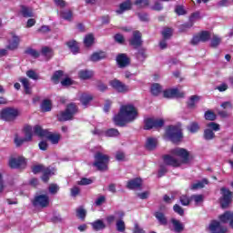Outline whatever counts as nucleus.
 I'll return each instance as SVG.
<instances>
[{"label": "nucleus", "mask_w": 233, "mask_h": 233, "mask_svg": "<svg viewBox=\"0 0 233 233\" xmlns=\"http://www.w3.org/2000/svg\"><path fill=\"white\" fill-rule=\"evenodd\" d=\"M137 119V109L132 105H126L120 107L118 114L115 115L113 121L116 127H127Z\"/></svg>", "instance_id": "1"}, {"label": "nucleus", "mask_w": 233, "mask_h": 233, "mask_svg": "<svg viewBox=\"0 0 233 233\" xmlns=\"http://www.w3.org/2000/svg\"><path fill=\"white\" fill-rule=\"evenodd\" d=\"M172 156H177V157H180L181 160L177 159L176 157L166 155L164 156V163L166 165H168L169 167H181V165H187L189 161V156L190 154L187 152V149L182 147H177L171 150Z\"/></svg>", "instance_id": "2"}, {"label": "nucleus", "mask_w": 233, "mask_h": 233, "mask_svg": "<svg viewBox=\"0 0 233 233\" xmlns=\"http://www.w3.org/2000/svg\"><path fill=\"white\" fill-rule=\"evenodd\" d=\"M110 162V157L105 155L101 152H96L95 154V162L93 166L97 168L100 172H106L108 170V163Z\"/></svg>", "instance_id": "3"}, {"label": "nucleus", "mask_w": 233, "mask_h": 233, "mask_svg": "<svg viewBox=\"0 0 233 233\" xmlns=\"http://www.w3.org/2000/svg\"><path fill=\"white\" fill-rule=\"evenodd\" d=\"M166 134L172 143H179L183 139L181 126H169L166 130Z\"/></svg>", "instance_id": "4"}, {"label": "nucleus", "mask_w": 233, "mask_h": 233, "mask_svg": "<svg viewBox=\"0 0 233 233\" xmlns=\"http://www.w3.org/2000/svg\"><path fill=\"white\" fill-rule=\"evenodd\" d=\"M76 114H77V106L71 103L67 105L65 111H62L57 115V118L58 121H70L74 119V116H76Z\"/></svg>", "instance_id": "5"}, {"label": "nucleus", "mask_w": 233, "mask_h": 233, "mask_svg": "<svg viewBox=\"0 0 233 233\" xmlns=\"http://www.w3.org/2000/svg\"><path fill=\"white\" fill-rule=\"evenodd\" d=\"M19 116V110L13 107H6L1 110L0 119L3 121L12 122L15 121Z\"/></svg>", "instance_id": "6"}, {"label": "nucleus", "mask_w": 233, "mask_h": 233, "mask_svg": "<svg viewBox=\"0 0 233 233\" xmlns=\"http://www.w3.org/2000/svg\"><path fill=\"white\" fill-rule=\"evenodd\" d=\"M208 128L204 130V139L206 141H212L214 137H216V134L214 132H219V124L216 122H210L207 125Z\"/></svg>", "instance_id": "7"}, {"label": "nucleus", "mask_w": 233, "mask_h": 233, "mask_svg": "<svg viewBox=\"0 0 233 233\" xmlns=\"http://www.w3.org/2000/svg\"><path fill=\"white\" fill-rule=\"evenodd\" d=\"M220 194H221V198H220V205L223 208H228V205H230L232 203V198H233V194L232 191H230V189L222 187L220 188Z\"/></svg>", "instance_id": "8"}, {"label": "nucleus", "mask_w": 233, "mask_h": 233, "mask_svg": "<svg viewBox=\"0 0 233 233\" xmlns=\"http://www.w3.org/2000/svg\"><path fill=\"white\" fill-rule=\"evenodd\" d=\"M144 130H151V128H161L165 125V121L159 118L149 117L146 118Z\"/></svg>", "instance_id": "9"}, {"label": "nucleus", "mask_w": 233, "mask_h": 233, "mask_svg": "<svg viewBox=\"0 0 233 233\" xmlns=\"http://www.w3.org/2000/svg\"><path fill=\"white\" fill-rule=\"evenodd\" d=\"M143 35H141V32L139 31H134L133 36L129 39V45L130 46H133V48L137 49L140 46H143Z\"/></svg>", "instance_id": "10"}, {"label": "nucleus", "mask_w": 233, "mask_h": 233, "mask_svg": "<svg viewBox=\"0 0 233 233\" xmlns=\"http://www.w3.org/2000/svg\"><path fill=\"white\" fill-rule=\"evenodd\" d=\"M34 207H41L42 208H46L50 205V198L47 195H39L35 197L33 200Z\"/></svg>", "instance_id": "11"}, {"label": "nucleus", "mask_w": 233, "mask_h": 233, "mask_svg": "<svg viewBox=\"0 0 233 233\" xmlns=\"http://www.w3.org/2000/svg\"><path fill=\"white\" fill-rule=\"evenodd\" d=\"M109 84L112 86V88L116 90V92H120L122 94H124L125 92H129L130 90L128 86L123 84L121 81L117 79L111 80Z\"/></svg>", "instance_id": "12"}, {"label": "nucleus", "mask_w": 233, "mask_h": 233, "mask_svg": "<svg viewBox=\"0 0 233 233\" xmlns=\"http://www.w3.org/2000/svg\"><path fill=\"white\" fill-rule=\"evenodd\" d=\"M210 233H227V228L221 226V223L217 220H212L208 226Z\"/></svg>", "instance_id": "13"}, {"label": "nucleus", "mask_w": 233, "mask_h": 233, "mask_svg": "<svg viewBox=\"0 0 233 233\" xmlns=\"http://www.w3.org/2000/svg\"><path fill=\"white\" fill-rule=\"evenodd\" d=\"M10 168H25L26 167V160L24 157L11 158L9 160Z\"/></svg>", "instance_id": "14"}, {"label": "nucleus", "mask_w": 233, "mask_h": 233, "mask_svg": "<svg viewBox=\"0 0 233 233\" xmlns=\"http://www.w3.org/2000/svg\"><path fill=\"white\" fill-rule=\"evenodd\" d=\"M163 96L167 99H172L174 97H185V93L179 92L177 88H173L165 90Z\"/></svg>", "instance_id": "15"}, {"label": "nucleus", "mask_w": 233, "mask_h": 233, "mask_svg": "<svg viewBox=\"0 0 233 233\" xmlns=\"http://www.w3.org/2000/svg\"><path fill=\"white\" fill-rule=\"evenodd\" d=\"M116 63L119 68H127L130 65V58L127 54H119L116 56Z\"/></svg>", "instance_id": "16"}, {"label": "nucleus", "mask_w": 233, "mask_h": 233, "mask_svg": "<svg viewBox=\"0 0 233 233\" xmlns=\"http://www.w3.org/2000/svg\"><path fill=\"white\" fill-rule=\"evenodd\" d=\"M128 10H132V1L127 0L119 5V8L116 11L118 15L125 14V12H128Z\"/></svg>", "instance_id": "17"}, {"label": "nucleus", "mask_w": 233, "mask_h": 233, "mask_svg": "<svg viewBox=\"0 0 233 233\" xmlns=\"http://www.w3.org/2000/svg\"><path fill=\"white\" fill-rule=\"evenodd\" d=\"M219 219L221 223L229 222V227L233 228V212L232 211H226L224 214L219 216Z\"/></svg>", "instance_id": "18"}, {"label": "nucleus", "mask_w": 233, "mask_h": 233, "mask_svg": "<svg viewBox=\"0 0 233 233\" xmlns=\"http://www.w3.org/2000/svg\"><path fill=\"white\" fill-rule=\"evenodd\" d=\"M19 43H21V38L15 34H12V40L9 41L7 46L8 50H17L19 48Z\"/></svg>", "instance_id": "19"}, {"label": "nucleus", "mask_w": 233, "mask_h": 233, "mask_svg": "<svg viewBox=\"0 0 233 233\" xmlns=\"http://www.w3.org/2000/svg\"><path fill=\"white\" fill-rule=\"evenodd\" d=\"M35 136H37L38 137H46L48 136V129H44L43 127L36 125L33 128Z\"/></svg>", "instance_id": "20"}, {"label": "nucleus", "mask_w": 233, "mask_h": 233, "mask_svg": "<svg viewBox=\"0 0 233 233\" xmlns=\"http://www.w3.org/2000/svg\"><path fill=\"white\" fill-rule=\"evenodd\" d=\"M43 176H42V181L46 183L48 179H50V176H54L56 174V169L51 167H44L43 169Z\"/></svg>", "instance_id": "21"}, {"label": "nucleus", "mask_w": 233, "mask_h": 233, "mask_svg": "<svg viewBox=\"0 0 233 233\" xmlns=\"http://www.w3.org/2000/svg\"><path fill=\"white\" fill-rule=\"evenodd\" d=\"M20 14L23 17H34V9L26 5H20Z\"/></svg>", "instance_id": "22"}, {"label": "nucleus", "mask_w": 233, "mask_h": 233, "mask_svg": "<svg viewBox=\"0 0 233 233\" xmlns=\"http://www.w3.org/2000/svg\"><path fill=\"white\" fill-rule=\"evenodd\" d=\"M78 77H80V79H92V77H94V71H90L88 69H82L78 72Z\"/></svg>", "instance_id": "23"}, {"label": "nucleus", "mask_w": 233, "mask_h": 233, "mask_svg": "<svg viewBox=\"0 0 233 233\" xmlns=\"http://www.w3.org/2000/svg\"><path fill=\"white\" fill-rule=\"evenodd\" d=\"M91 227L93 228V229H95L96 232H99V230H105V228H106V225L105 224V222H103V220L101 219H97L94 222L91 223Z\"/></svg>", "instance_id": "24"}, {"label": "nucleus", "mask_w": 233, "mask_h": 233, "mask_svg": "<svg viewBox=\"0 0 233 233\" xmlns=\"http://www.w3.org/2000/svg\"><path fill=\"white\" fill-rule=\"evenodd\" d=\"M106 58V53L100 51L96 52L90 56V61H93V63H97V61H101L102 59Z\"/></svg>", "instance_id": "25"}, {"label": "nucleus", "mask_w": 233, "mask_h": 233, "mask_svg": "<svg viewBox=\"0 0 233 233\" xmlns=\"http://www.w3.org/2000/svg\"><path fill=\"white\" fill-rule=\"evenodd\" d=\"M141 178H135L127 182V187L129 188L130 190H134L136 188H139L141 187Z\"/></svg>", "instance_id": "26"}, {"label": "nucleus", "mask_w": 233, "mask_h": 233, "mask_svg": "<svg viewBox=\"0 0 233 233\" xmlns=\"http://www.w3.org/2000/svg\"><path fill=\"white\" fill-rule=\"evenodd\" d=\"M171 223L174 227L175 232L181 233V232H183V230H185V225H183V223H181V221H179L176 218H172Z\"/></svg>", "instance_id": "27"}, {"label": "nucleus", "mask_w": 233, "mask_h": 233, "mask_svg": "<svg viewBox=\"0 0 233 233\" xmlns=\"http://www.w3.org/2000/svg\"><path fill=\"white\" fill-rule=\"evenodd\" d=\"M46 138L48 139L52 145H57V143H59V139H61V136L59 134H53L49 131Z\"/></svg>", "instance_id": "28"}, {"label": "nucleus", "mask_w": 233, "mask_h": 233, "mask_svg": "<svg viewBox=\"0 0 233 233\" xmlns=\"http://www.w3.org/2000/svg\"><path fill=\"white\" fill-rule=\"evenodd\" d=\"M41 54L47 60L52 59V57H54V50H52V48L48 46L42 47Z\"/></svg>", "instance_id": "29"}, {"label": "nucleus", "mask_w": 233, "mask_h": 233, "mask_svg": "<svg viewBox=\"0 0 233 233\" xmlns=\"http://www.w3.org/2000/svg\"><path fill=\"white\" fill-rule=\"evenodd\" d=\"M157 147V139L154 137H149L147 140L146 143V148L147 150H155V148Z\"/></svg>", "instance_id": "30"}, {"label": "nucleus", "mask_w": 233, "mask_h": 233, "mask_svg": "<svg viewBox=\"0 0 233 233\" xmlns=\"http://www.w3.org/2000/svg\"><path fill=\"white\" fill-rule=\"evenodd\" d=\"M66 45L73 54L79 53V46H77V42L76 40H70L66 42Z\"/></svg>", "instance_id": "31"}, {"label": "nucleus", "mask_w": 233, "mask_h": 233, "mask_svg": "<svg viewBox=\"0 0 233 233\" xmlns=\"http://www.w3.org/2000/svg\"><path fill=\"white\" fill-rule=\"evenodd\" d=\"M154 216L161 225H168V219L163 212H156Z\"/></svg>", "instance_id": "32"}, {"label": "nucleus", "mask_w": 233, "mask_h": 233, "mask_svg": "<svg viewBox=\"0 0 233 233\" xmlns=\"http://www.w3.org/2000/svg\"><path fill=\"white\" fill-rule=\"evenodd\" d=\"M92 99H94V97H92V96L87 95V94H82L80 96V101H81L83 106H85V108H86V106H88V103H90V101H92Z\"/></svg>", "instance_id": "33"}, {"label": "nucleus", "mask_w": 233, "mask_h": 233, "mask_svg": "<svg viewBox=\"0 0 233 233\" xmlns=\"http://www.w3.org/2000/svg\"><path fill=\"white\" fill-rule=\"evenodd\" d=\"M20 83H22L25 94H32V88H30V81L28 78H20Z\"/></svg>", "instance_id": "34"}, {"label": "nucleus", "mask_w": 233, "mask_h": 233, "mask_svg": "<svg viewBox=\"0 0 233 233\" xmlns=\"http://www.w3.org/2000/svg\"><path fill=\"white\" fill-rule=\"evenodd\" d=\"M208 181L207 179H203L202 181H198L195 184L191 185V190H199V188H205V185H208Z\"/></svg>", "instance_id": "35"}, {"label": "nucleus", "mask_w": 233, "mask_h": 233, "mask_svg": "<svg viewBox=\"0 0 233 233\" xmlns=\"http://www.w3.org/2000/svg\"><path fill=\"white\" fill-rule=\"evenodd\" d=\"M42 112H50L52 110V101L46 99L41 104Z\"/></svg>", "instance_id": "36"}, {"label": "nucleus", "mask_w": 233, "mask_h": 233, "mask_svg": "<svg viewBox=\"0 0 233 233\" xmlns=\"http://www.w3.org/2000/svg\"><path fill=\"white\" fill-rule=\"evenodd\" d=\"M173 32L174 30L172 28L165 27L161 32L163 39H166V40L170 39V37H172Z\"/></svg>", "instance_id": "37"}, {"label": "nucleus", "mask_w": 233, "mask_h": 233, "mask_svg": "<svg viewBox=\"0 0 233 233\" xmlns=\"http://www.w3.org/2000/svg\"><path fill=\"white\" fill-rule=\"evenodd\" d=\"M163 90V87H161V85L158 83L153 84L151 86V94L153 96H159Z\"/></svg>", "instance_id": "38"}, {"label": "nucleus", "mask_w": 233, "mask_h": 233, "mask_svg": "<svg viewBox=\"0 0 233 233\" xmlns=\"http://www.w3.org/2000/svg\"><path fill=\"white\" fill-rule=\"evenodd\" d=\"M60 17L65 19V21H72L73 13L71 10L61 11Z\"/></svg>", "instance_id": "39"}, {"label": "nucleus", "mask_w": 233, "mask_h": 233, "mask_svg": "<svg viewBox=\"0 0 233 233\" xmlns=\"http://www.w3.org/2000/svg\"><path fill=\"white\" fill-rule=\"evenodd\" d=\"M199 128H200L199 123H198V122H191L189 124V126L187 127V130L191 134H196V132H198L199 130Z\"/></svg>", "instance_id": "40"}, {"label": "nucleus", "mask_w": 233, "mask_h": 233, "mask_svg": "<svg viewBox=\"0 0 233 233\" xmlns=\"http://www.w3.org/2000/svg\"><path fill=\"white\" fill-rule=\"evenodd\" d=\"M63 71L62 70H58L56 71L53 75V76L51 77V81H53V83H55V85H57L59 83V79H61V77H63Z\"/></svg>", "instance_id": "41"}, {"label": "nucleus", "mask_w": 233, "mask_h": 233, "mask_svg": "<svg viewBox=\"0 0 233 233\" xmlns=\"http://www.w3.org/2000/svg\"><path fill=\"white\" fill-rule=\"evenodd\" d=\"M201 43H207L210 40V33L208 31H202L198 34Z\"/></svg>", "instance_id": "42"}, {"label": "nucleus", "mask_w": 233, "mask_h": 233, "mask_svg": "<svg viewBox=\"0 0 233 233\" xmlns=\"http://www.w3.org/2000/svg\"><path fill=\"white\" fill-rule=\"evenodd\" d=\"M200 97L198 96H192L189 98V101L187 102V106L189 108H194V106H196V103H198V101H199Z\"/></svg>", "instance_id": "43"}, {"label": "nucleus", "mask_w": 233, "mask_h": 233, "mask_svg": "<svg viewBox=\"0 0 233 233\" xmlns=\"http://www.w3.org/2000/svg\"><path fill=\"white\" fill-rule=\"evenodd\" d=\"M204 117L207 121H216V114L212 112L211 110L206 111Z\"/></svg>", "instance_id": "44"}, {"label": "nucleus", "mask_w": 233, "mask_h": 233, "mask_svg": "<svg viewBox=\"0 0 233 233\" xmlns=\"http://www.w3.org/2000/svg\"><path fill=\"white\" fill-rule=\"evenodd\" d=\"M25 141L28 142V141H32V137L34 136V134L32 133V127H26L25 128Z\"/></svg>", "instance_id": "45"}, {"label": "nucleus", "mask_w": 233, "mask_h": 233, "mask_svg": "<svg viewBox=\"0 0 233 233\" xmlns=\"http://www.w3.org/2000/svg\"><path fill=\"white\" fill-rule=\"evenodd\" d=\"M135 5L137 6V8H146V6L150 5V2L148 0H136Z\"/></svg>", "instance_id": "46"}, {"label": "nucleus", "mask_w": 233, "mask_h": 233, "mask_svg": "<svg viewBox=\"0 0 233 233\" xmlns=\"http://www.w3.org/2000/svg\"><path fill=\"white\" fill-rule=\"evenodd\" d=\"M25 54H27V56H31V57H35V59H37L39 57L40 54L37 52V50L33 48H27L25 51Z\"/></svg>", "instance_id": "47"}, {"label": "nucleus", "mask_w": 233, "mask_h": 233, "mask_svg": "<svg viewBox=\"0 0 233 233\" xmlns=\"http://www.w3.org/2000/svg\"><path fill=\"white\" fill-rule=\"evenodd\" d=\"M84 45L86 46H92V45H94V35H86L84 39Z\"/></svg>", "instance_id": "48"}, {"label": "nucleus", "mask_w": 233, "mask_h": 233, "mask_svg": "<svg viewBox=\"0 0 233 233\" xmlns=\"http://www.w3.org/2000/svg\"><path fill=\"white\" fill-rule=\"evenodd\" d=\"M107 137H117L119 136V131L116 128H110L106 132Z\"/></svg>", "instance_id": "49"}, {"label": "nucleus", "mask_w": 233, "mask_h": 233, "mask_svg": "<svg viewBox=\"0 0 233 233\" xmlns=\"http://www.w3.org/2000/svg\"><path fill=\"white\" fill-rule=\"evenodd\" d=\"M127 227L125 226V221L119 219L116 221V230L117 232H125Z\"/></svg>", "instance_id": "50"}, {"label": "nucleus", "mask_w": 233, "mask_h": 233, "mask_svg": "<svg viewBox=\"0 0 233 233\" xmlns=\"http://www.w3.org/2000/svg\"><path fill=\"white\" fill-rule=\"evenodd\" d=\"M26 76L29 77V79H33L34 81H37L39 79V75L35 73L34 70H28L26 71Z\"/></svg>", "instance_id": "51"}, {"label": "nucleus", "mask_w": 233, "mask_h": 233, "mask_svg": "<svg viewBox=\"0 0 233 233\" xmlns=\"http://www.w3.org/2000/svg\"><path fill=\"white\" fill-rule=\"evenodd\" d=\"M221 44V38L218 35H214L211 40L212 48H217Z\"/></svg>", "instance_id": "52"}, {"label": "nucleus", "mask_w": 233, "mask_h": 233, "mask_svg": "<svg viewBox=\"0 0 233 233\" xmlns=\"http://www.w3.org/2000/svg\"><path fill=\"white\" fill-rule=\"evenodd\" d=\"M76 216L80 219H85V218H86V210L83 208H78L76 209Z\"/></svg>", "instance_id": "53"}, {"label": "nucleus", "mask_w": 233, "mask_h": 233, "mask_svg": "<svg viewBox=\"0 0 233 233\" xmlns=\"http://www.w3.org/2000/svg\"><path fill=\"white\" fill-rule=\"evenodd\" d=\"M194 26V24L192 22L183 24L179 25V32H187L188 28H192Z\"/></svg>", "instance_id": "54"}, {"label": "nucleus", "mask_w": 233, "mask_h": 233, "mask_svg": "<svg viewBox=\"0 0 233 233\" xmlns=\"http://www.w3.org/2000/svg\"><path fill=\"white\" fill-rule=\"evenodd\" d=\"M24 143H26L25 138L20 137L19 136H15V144L16 147H21Z\"/></svg>", "instance_id": "55"}, {"label": "nucleus", "mask_w": 233, "mask_h": 233, "mask_svg": "<svg viewBox=\"0 0 233 233\" xmlns=\"http://www.w3.org/2000/svg\"><path fill=\"white\" fill-rule=\"evenodd\" d=\"M92 183H94V181L92 179L86 178V177H83V178H81L80 181L77 182V185L86 186V185H92Z\"/></svg>", "instance_id": "56"}, {"label": "nucleus", "mask_w": 233, "mask_h": 233, "mask_svg": "<svg viewBox=\"0 0 233 233\" xmlns=\"http://www.w3.org/2000/svg\"><path fill=\"white\" fill-rule=\"evenodd\" d=\"M198 19H201V15H199V12L193 13L189 17V23H192L194 25V23H196Z\"/></svg>", "instance_id": "57"}, {"label": "nucleus", "mask_w": 233, "mask_h": 233, "mask_svg": "<svg viewBox=\"0 0 233 233\" xmlns=\"http://www.w3.org/2000/svg\"><path fill=\"white\" fill-rule=\"evenodd\" d=\"M175 12L177 15H185V14H187V11L185 10V7H183V5H177L175 8Z\"/></svg>", "instance_id": "58"}, {"label": "nucleus", "mask_w": 233, "mask_h": 233, "mask_svg": "<svg viewBox=\"0 0 233 233\" xmlns=\"http://www.w3.org/2000/svg\"><path fill=\"white\" fill-rule=\"evenodd\" d=\"M70 192H71L72 198H77V196H79L81 192V189L77 187V186H75L70 189Z\"/></svg>", "instance_id": "59"}, {"label": "nucleus", "mask_w": 233, "mask_h": 233, "mask_svg": "<svg viewBox=\"0 0 233 233\" xmlns=\"http://www.w3.org/2000/svg\"><path fill=\"white\" fill-rule=\"evenodd\" d=\"M180 203L184 207H188V205H190V198H188V197L183 195L180 197Z\"/></svg>", "instance_id": "60"}, {"label": "nucleus", "mask_w": 233, "mask_h": 233, "mask_svg": "<svg viewBox=\"0 0 233 233\" xmlns=\"http://www.w3.org/2000/svg\"><path fill=\"white\" fill-rule=\"evenodd\" d=\"M173 210L174 212H176L177 214H178L179 216H184L185 214V210H183V208H181V206L176 204L174 207H173Z\"/></svg>", "instance_id": "61"}, {"label": "nucleus", "mask_w": 233, "mask_h": 233, "mask_svg": "<svg viewBox=\"0 0 233 233\" xmlns=\"http://www.w3.org/2000/svg\"><path fill=\"white\" fill-rule=\"evenodd\" d=\"M45 169V166L43 165H37L32 167L33 174H39L40 172H43Z\"/></svg>", "instance_id": "62"}, {"label": "nucleus", "mask_w": 233, "mask_h": 233, "mask_svg": "<svg viewBox=\"0 0 233 233\" xmlns=\"http://www.w3.org/2000/svg\"><path fill=\"white\" fill-rule=\"evenodd\" d=\"M191 198L194 199L197 205H199V203H203L204 200L203 195H193Z\"/></svg>", "instance_id": "63"}, {"label": "nucleus", "mask_w": 233, "mask_h": 233, "mask_svg": "<svg viewBox=\"0 0 233 233\" xmlns=\"http://www.w3.org/2000/svg\"><path fill=\"white\" fill-rule=\"evenodd\" d=\"M49 192L50 194H57L59 192V186L57 184H51L49 186Z\"/></svg>", "instance_id": "64"}]
</instances>
